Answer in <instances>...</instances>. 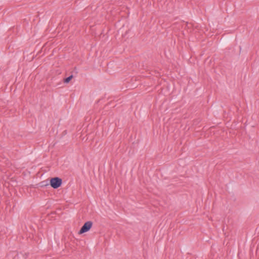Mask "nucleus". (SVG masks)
Returning a JSON list of instances; mask_svg holds the SVG:
<instances>
[{
    "label": "nucleus",
    "instance_id": "f257e3e1",
    "mask_svg": "<svg viewBox=\"0 0 259 259\" xmlns=\"http://www.w3.org/2000/svg\"><path fill=\"white\" fill-rule=\"evenodd\" d=\"M62 181L61 179L56 177L50 180V185L54 189H57L61 186Z\"/></svg>",
    "mask_w": 259,
    "mask_h": 259
},
{
    "label": "nucleus",
    "instance_id": "f03ea898",
    "mask_svg": "<svg viewBox=\"0 0 259 259\" xmlns=\"http://www.w3.org/2000/svg\"><path fill=\"white\" fill-rule=\"evenodd\" d=\"M93 226V223L91 221L87 222L84 224L79 231V234H81L89 231Z\"/></svg>",
    "mask_w": 259,
    "mask_h": 259
},
{
    "label": "nucleus",
    "instance_id": "7ed1b4c3",
    "mask_svg": "<svg viewBox=\"0 0 259 259\" xmlns=\"http://www.w3.org/2000/svg\"><path fill=\"white\" fill-rule=\"evenodd\" d=\"M72 77H73L72 75H70V76L67 77L65 79L64 82L68 83L70 81V80L72 78Z\"/></svg>",
    "mask_w": 259,
    "mask_h": 259
}]
</instances>
